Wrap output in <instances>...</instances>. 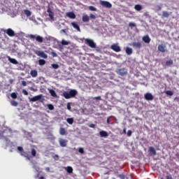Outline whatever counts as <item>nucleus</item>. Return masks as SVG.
Listing matches in <instances>:
<instances>
[{
    "label": "nucleus",
    "mask_w": 179,
    "mask_h": 179,
    "mask_svg": "<svg viewBox=\"0 0 179 179\" xmlns=\"http://www.w3.org/2000/svg\"><path fill=\"white\" fill-rule=\"evenodd\" d=\"M132 46L134 48L141 49L142 48V43L141 42H133Z\"/></svg>",
    "instance_id": "obj_15"
},
{
    "label": "nucleus",
    "mask_w": 179,
    "mask_h": 179,
    "mask_svg": "<svg viewBox=\"0 0 179 179\" xmlns=\"http://www.w3.org/2000/svg\"><path fill=\"white\" fill-rule=\"evenodd\" d=\"M66 121H67L68 124H69L70 125H72V124H73V118H72V117L67 118Z\"/></svg>",
    "instance_id": "obj_32"
},
{
    "label": "nucleus",
    "mask_w": 179,
    "mask_h": 179,
    "mask_svg": "<svg viewBox=\"0 0 179 179\" xmlns=\"http://www.w3.org/2000/svg\"><path fill=\"white\" fill-rule=\"evenodd\" d=\"M24 157H27V160H30V157H29V155H25Z\"/></svg>",
    "instance_id": "obj_60"
},
{
    "label": "nucleus",
    "mask_w": 179,
    "mask_h": 179,
    "mask_svg": "<svg viewBox=\"0 0 179 179\" xmlns=\"http://www.w3.org/2000/svg\"><path fill=\"white\" fill-rule=\"evenodd\" d=\"M111 50L115 51V52H120L121 51V48L117 44H113L110 46Z\"/></svg>",
    "instance_id": "obj_7"
},
{
    "label": "nucleus",
    "mask_w": 179,
    "mask_h": 179,
    "mask_svg": "<svg viewBox=\"0 0 179 179\" xmlns=\"http://www.w3.org/2000/svg\"><path fill=\"white\" fill-rule=\"evenodd\" d=\"M24 14L26 15V16L29 17V16H31V12H30V10H24Z\"/></svg>",
    "instance_id": "obj_36"
},
{
    "label": "nucleus",
    "mask_w": 179,
    "mask_h": 179,
    "mask_svg": "<svg viewBox=\"0 0 179 179\" xmlns=\"http://www.w3.org/2000/svg\"><path fill=\"white\" fill-rule=\"evenodd\" d=\"M10 96L12 99H17V94L15 92L11 93Z\"/></svg>",
    "instance_id": "obj_39"
},
{
    "label": "nucleus",
    "mask_w": 179,
    "mask_h": 179,
    "mask_svg": "<svg viewBox=\"0 0 179 179\" xmlns=\"http://www.w3.org/2000/svg\"><path fill=\"white\" fill-rule=\"evenodd\" d=\"M17 150H19V152H23V150H24L23 147L18 146L17 147Z\"/></svg>",
    "instance_id": "obj_49"
},
{
    "label": "nucleus",
    "mask_w": 179,
    "mask_h": 179,
    "mask_svg": "<svg viewBox=\"0 0 179 179\" xmlns=\"http://www.w3.org/2000/svg\"><path fill=\"white\" fill-rule=\"evenodd\" d=\"M20 155L21 156H24V157L27 154L26 153V152H24V150H23L22 151L20 152Z\"/></svg>",
    "instance_id": "obj_42"
},
{
    "label": "nucleus",
    "mask_w": 179,
    "mask_h": 179,
    "mask_svg": "<svg viewBox=\"0 0 179 179\" xmlns=\"http://www.w3.org/2000/svg\"><path fill=\"white\" fill-rule=\"evenodd\" d=\"M132 136V131L131 130H129L127 131V136Z\"/></svg>",
    "instance_id": "obj_50"
},
{
    "label": "nucleus",
    "mask_w": 179,
    "mask_h": 179,
    "mask_svg": "<svg viewBox=\"0 0 179 179\" xmlns=\"http://www.w3.org/2000/svg\"><path fill=\"white\" fill-rule=\"evenodd\" d=\"M59 145L62 147V148H65L66 147V145L68 143V141L64 139V138H59Z\"/></svg>",
    "instance_id": "obj_9"
},
{
    "label": "nucleus",
    "mask_w": 179,
    "mask_h": 179,
    "mask_svg": "<svg viewBox=\"0 0 179 179\" xmlns=\"http://www.w3.org/2000/svg\"><path fill=\"white\" fill-rule=\"evenodd\" d=\"M119 178L120 179H125V175L123 173L118 175Z\"/></svg>",
    "instance_id": "obj_45"
},
{
    "label": "nucleus",
    "mask_w": 179,
    "mask_h": 179,
    "mask_svg": "<svg viewBox=\"0 0 179 179\" xmlns=\"http://www.w3.org/2000/svg\"><path fill=\"white\" fill-rule=\"evenodd\" d=\"M162 10V6H157L155 7V12H160Z\"/></svg>",
    "instance_id": "obj_38"
},
{
    "label": "nucleus",
    "mask_w": 179,
    "mask_h": 179,
    "mask_svg": "<svg viewBox=\"0 0 179 179\" xmlns=\"http://www.w3.org/2000/svg\"><path fill=\"white\" fill-rule=\"evenodd\" d=\"M99 135L101 138H107V136H108V133L106 131H101Z\"/></svg>",
    "instance_id": "obj_19"
},
{
    "label": "nucleus",
    "mask_w": 179,
    "mask_h": 179,
    "mask_svg": "<svg viewBox=\"0 0 179 179\" xmlns=\"http://www.w3.org/2000/svg\"><path fill=\"white\" fill-rule=\"evenodd\" d=\"M166 179H173V177L171 176H166Z\"/></svg>",
    "instance_id": "obj_59"
},
{
    "label": "nucleus",
    "mask_w": 179,
    "mask_h": 179,
    "mask_svg": "<svg viewBox=\"0 0 179 179\" xmlns=\"http://www.w3.org/2000/svg\"><path fill=\"white\" fill-rule=\"evenodd\" d=\"M67 109H69V111H71V103H67Z\"/></svg>",
    "instance_id": "obj_57"
},
{
    "label": "nucleus",
    "mask_w": 179,
    "mask_h": 179,
    "mask_svg": "<svg viewBox=\"0 0 179 179\" xmlns=\"http://www.w3.org/2000/svg\"><path fill=\"white\" fill-rule=\"evenodd\" d=\"M85 43L87 44V45L90 47V48H96V43H94V41H93L92 39L86 38L85 40Z\"/></svg>",
    "instance_id": "obj_4"
},
{
    "label": "nucleus",
    "mask_w": 179,
    "mask_h": 179,
    "mask_svg": "<svg viewBox=\"0 0 179 179\" xmlns=\"http://www.w3.org/2000/svg\"><path fill=\"white\" fill-rule=\"evenodd\" d=\"M78 94V91L76 90H71L69 92H64L62 94L63 97L64 99H72L75 97Z\"/></svg>",
    "instance_id": "obj_1"
},
{
    "label": "nucleus",
    "mask_w": 179,
    "mask_h": 179,
    "mask_svg": "<svg viewBox=\"0 0 179 179\" xmlns=\"http://www.w3.org/2000/svg\"><path fill=\"white\" fill-rule=\"evenodd\" d=\"M38 64L41 65V66H43V65H45V60L42 59H39Z\"/></svg>",
    "instance_id": "obj_34"
},
{
    "label": "nucleus",
    "mask_w": 179,
    "mask_h": 179,
    "mask_svg": "<svg viewBox=\"0 0 179 179\" xmlns=\"http://www.w3.org/2000/svg\"><path fill=\"white\" fill-rule=\"evenodd\" d=\"M35 54L38 57H41V58H44V59H47V58H48V55H47V54H45L44 52H43L41 50H36Z\"/></svg>",
    "instance_id": "obj_5"
},
{
    "label": "nucleus",
    "mask_w": 179,
    "mask_h": 179,
    "mask_svg": "<svg viewBox=\"0 0 179 179\" xmlns=\"http://www.w3.org/2000/svg\"><path fill=\"white\" fill-rule=\"evenodd\" d=\"M39 179H45V178H44V176H41V177L39 178Z\"/></svg>",
    "instance_id": "obj_63"
},
{
    "label": "nucleus",
    "mask_w": 179,
    "mask_h": 179,
    "mask_svg": "<svg viewBox=\"0 0 179 179\" xmlns=\"http://www.w3.org/2000/svg\"><path fill=\"white\" fill-rule=\"evenodd\" d=\"M158 50L160 51V52H166V45L163 44L159 45Z\"/></svg>",
    "instance_id": "obj_17"
},
{
    "label": "nucleus",
    "mask_w": 179,
    "mask_h": 179,
    "mask_svg": "<svg viewBox=\"0 0 179 179\" xmlns=\"http://www.w3.org/2000/svg\"><path fill=\"white\" fill-rule=\"evenodd\" d=\"M0 139H4L7 145L10 143V141L8 139V137H6V136L5 135V131L0 133Z\"/></svg>",
    "instance_id": "obj_10"
},
{
    "label": "nucleus",
    "mask_w": 179,
    "mask_h": 179,
    "mask_svg": "<svg viewBox=\"0 0 179 179\" xmlns=\"http://www.w3.org/2000/svg\"><path fill=\"white\" fill-rule=\"evenodd\" d=\"M151 41L152 39L150 38V37H149V35H145L143 37V41H144V43H145L146 44H149Z\"/></svg>",
    "instance_id": "obj_16"
},
{
    "label": "nucleus",
    "mask_w": 179,
    "mask_h": 179,
    "mask_svg": "<svg viewBox=\"0 0 179 179\" xmlns=\"http://www.w3.org/2000/svg\"><path fill=\"white\" fill-rule=\"evenodd\" d=\"M88 127H89L90 128H96V124H90L88 125Z\"/></svg>",
    "instance_id": "obj_52"
},
{
    "label": "nucleus",
    "mask_w": 179,
    "mask_h": 179,
    "mask_svg": "<svg viewBox=\"0 0 179 179\" xmlns=\"http://www.w3.org/2000/svg\"><path fill=\"white\" fill-rule=\"evenodd\" d=\"M21 83H22V86H27V83L24 80L22 81Z\"/></svg>",
    "instance_id": "obj_54"
},
{
    "label": "nucleus",
    "mask_w": 179,
    "mask_h": 179,
    "mask_svg": "<svg viewBox=\"0 0 179 179\" xmlns=\"http://www.w3.org/2000/svg\"><path fill=\"white\" fill-rule=\"evenodd\" d=\"M47 107L48 108V110H50V111H52V110H54V105L49 103L47 105Z\"/></svg>",
    "instance_id": "obj_35"
},
{
    "label": "nucleus",
    "mask_w": 179,
    "mask_h": 179,
    "mask_svg": "<svg viewBox=\"0 0 179 179\" xmlns=\"http://www.w3.org/2000/svg\"><path fill=\"white\" fill-rule=\"evenodd\" d=\"M71 26H73V27L76 29L77 31H80V27L78 24H76V22H71Z\"/></svg>",
    "instance_id": "obj_20"
},
{
    "label": "nucleus",
    "mask_w": 179,
    "mask_h": 179,
    "mask_svg": "<svg viewBox=\"0 0 179 179\" xmlns=\"http://www.w3.org/2000/svg\"><path fill=\"white\" fill-rule=\"evenodd\" d=\"M31 155L33 157H36V155H37V151L36 150V149L32 148L31 150Z\"/></svg>",
    "instance_id": "obj_28"
},
{
    "label": "nucleus",
    "mask_w": 179,
    "mask_h": 179,
    "mask_svg": "<svg viewBox=\"0 0 179 179\" xmlns=\"http://www.w3.org/2000/svg\"><path fill=\"white\" fill-rule=\"evenodd\" d=\"M78 152H79V153H82V154L85 153V150H83V148H80L78 149Z\"/></svg>",
    "instance_id": "obj_46"
},
{
    "label": "nucleus",
    "mask_w": 179,
    "mask_h": 179,
    "mask_svg": "<svg viewBox=\"0 0 179 179\" xmlns=\"http://www.w3.org/2000/svg\"><path fill=\"white\" fill-rule=\"evenodd\" d=\"M123 134H127V128L123 129Z\"/></svg>",
    "instance_id": "obj_61"
},
{
    "label": "nucleus",
    "mask_w": 179,
    "mask_h": 179,
    "mask_svg": "<svg viewBox=\"0 0 179 179\" xmlns=\"http://www.w3.org/2000/svg\"><path fill=\"white\" fill-rule=\"evenodd\" d=\"M28 37H29V38H30V40H31L32 41H34L35 40L36 41H38V43H43V41H44V38L42 37V36H39V35H38V36H35V35H34V34H29V36H28Z\"/></svg>",
    "instance_id": "obj_2"
},
{
    "label": "nucleus",
    "mask_w": 179,
    "mask_h": 179,
    "mask_svg": "<svg viewBox=\"0 0 179 179\" xmlns=\"http://www.w3.org/2000/svg\"><path fill=\"white\" fill-rule=\"evenodd\" d=\"M62 45H68L69 44V42H68L65 40H62Z\"/></svg>",
    "instance_id": "obj_41"
},
{
    "label": "nucleus",
    "mask_w": 179,
    "mask_h": 179,
    "mask_svg": "<svg viewBox=\"0 0 179 179\" xmlns=\"http://www.w3.org/2000/svg\"><path fill=\"white\" fill-rule=\"evenodd\" d=\"M29 101H32V102L43 101V94H39L29 99Z\"/></svg>",
    "instance_id": "obj_6"
},
{
    "label": "nucleus",
    "mask_w": 179,
    "mask_h": 179,
    "mask_svg": "<svg viewBox=\"0 0 179 179\" xmlns=\"http://www.w3.org/2000/svg\"><path fill=\"white\" fill-rule=\"evenodd\" d=\"M173 62L171 59H169V60L166 62V66H171V65H173Z\"/></svg>",
    "instance_id": "obj_31"
},
{
    "label": "nucleus",
    "mask_w": 179,
    "mask_h": 179,
    "mask_svg": "<svg viewBox=\"0 0 179 179\" xmlns=\"http://www.w3.org/2000/svg\"><path fill=\"white\" fill-rule=\"evenodd\" d=\"M10 105L13 106V107H17V106H19V103L16 101H11Z\"/></svg>",
    "instance_id": "obj_27"
},
{
    "label": "nucleus",
    "mask_w": 179,
    "mask_h": 179,
    "mask_svg": "<svg viewBox=\"0 0 179 179\" xmlns=\"http://www.w3.org/2000/svg\"><path fill=\"white\" fill-rule=\"evenodd\" d=\"M116 73L120 76H127L128 75V70L125 68L118 69L116 70Z\"/></svg>",
    "instance_id": "obj_3"
},
{
    "label": "nucleus",
    "mask_w": 179,
    "mask_h": 179,
    "mask_svg": "<svg viewBox=\"0 0 179 179\" xmlns=\"http://www.w3.org/2000/svg\"><path fill=\"white\" fill-rule=\"evenodd\" d=\"M94 100H101V96H95V97L94 98Z\"/></svg>",
    "instance_id": "obj_55"
},
{
    "label": "nucleus",
    "mask_w": 179,
    "mask_h": 179,
    "mask_svg": "<svg viewBox=\"0 0 179 179\" xmlns=\"http://www.w3.org/2000/svg\"><path fill=\"white\" fill-rule=\"evenodd\" d=\"M90 19H96V15H94V14H90Z\"/></svg>",
    "instance_id": "obj_53"
},
{
    "label": "nucleus",
    "mask_w": 179,
    "mask_h": 179,
    "mask_svg": "<svg viewBox=\"0 0 179 179\" xmlns=\"http://www.w3.org/2000/svg\"><path fill=\"white\" fill-rule=\"evenodd\" d=\"M22 93L24 94V96H29V92L26 91V90H23Z\"/></svg>",
    "instance_id": "obj_48"
},
{
    "label": "nucleus",
    "mask_w": 179,
    "mask_h": 179,
    "mask_svg": "<svg viewBox=\"0 0 179 179\" xmlns=\"http://www.w3.org/2000/svg\"><path fill=\"white\" fill-rule=\"evenodd\" d=\"M129 27H131V29H133V27H136V24H135L134 22H129Z\"/></svg>",
    "instance_id": "obj_40"
},
{
    "label": "nucleus",
    "mask_w": 179,
    "mask_h": 179,
    "mask_svg": "<svg viewBox=\"0 0 179 179\" xmlns=\"http://www.w3.org/2000/svg\"><path fill=\"white\" fill-rule=\"evenodd\" d=\"M59 134H60V135H62V136H64V135H66V130L65 129V128H62V127H61L60 129H59Z\"/></svg>",
    "instance_id": "obj_22"
},
{
    "label": "nucleus",
    "mask_w": 179,
    "mask_h": 179,
    "mask_svg": "<svg viewBox=\"0 0 179 179\" xmlns=\"http://www.w3.org/2000/svg\"><path fill=\"white\" fill-rule=\"evenodd\" d=\"M52 66L54 68V69H58V68H59V66L57 64H52Z\"/></svg>",
    "instance_id": "obj_43"
},
{
    "label": "nucleus",
    "mask_w": 179,
    "mask_h": 179,
    "mask_svg": "<svg viewBox=\"0 0 179 179\" xmlns=\"http://www.w3.org/2000/svg\"><path fill=\"white\" fill-rule=\"evenodd\" d=\"M53 159H55V160H59V157L58 156V155H55V156L53 157Z\"/></svg>",
    "instance_id": "obj_51"
},
{
    "label": "nucleus",
    "mask_w": 179,
    "mask_h": 179,
    "mask_svg": "<svg viewBox=\"0 0 179 179\" xmlns=\"http://www.w3.org/2000/svg\"><path fill=\"white\" fill-rule=\"evenodd\" d=\"M144 98L145 100H148V101H152V100H153L154 99V96L151 93L147 92L146 94H145Z\"/></svg>",
    "instance_id": "obj_8"
},
{
    "label": "nucleus",
    "mask_w": 179,
    "mask_h": 179,
    "mask_svg": "<svg viewBox=\"0 0 179 179\" xmlns=\"http://www.w3.org/2000/svg\"><path fill=\"white\" fill-rule=\"evenodd\" d=\"M90 10H93V11H96L97 9L96 8H94V6H91L89 7Z\"/></svg>",
    "instance_id": "obj_44"
},
{
    "label": "nucleus",
    "mask_w": 179,
    "mask_h": 179,
    "mask_svg": "<svg viewBox=\"0 0 179 179\" xmlns=\"http://www.w3.org/2000/svg\"><path fill=\"white\" fill-rule=\"evenodd\" d=\"M66 171L69 173V174H72V173H73V169L71 166H68Z\"/></svg>",
    "instance_id": "obj_29"
},
{
    "label": "nucleus",
    "mask_w": 179,
    "mask_h": 179,
    "mask_svg": "<svg viewBox=\"0 0 179 179\" xmlns=\"http://www.w3.org/2000/svg\"><path fill=\"white\" fill-rule=\"evenodd\" d=\"M30 75L32 78H36L38 75L37 70H31Z\"/></svg>",
    "instance_id": "obj_21"
},
{
    "label": "nucleus",
    "mask_w": 179,
    "mask_h": 179,
    "mask_svg": "<svg viewBox=\"0 0 179 179\" xmlns=\"http://www.w3.org/2000/svg\"><path fill=\"white\" fill-rule=\"evenodd\" d=\"M89 20H90L89 15H85L83 16V22H89Z\"/></svg>",
    "instance_id": "obj_25"
},
{
    "label": "nucleus",
    "mask_w": 179,
    "mask_h": 179,
    "mask_svg": "<svg viewBox=\"0 0 179 179\" xmlns=\"http://www.w3.org/2000/svg\"><path fill=\"white\" fill-rule=\"evenodd\" d=\"M66 16L69 17V19H76V15H75V13L73 12L66 13Z\"/></svg>",
    "instance_id": "obj_14"
},
{
    "label": "nucleus",
    "mask_w": 179,
    "mask_h": 179,
    "mask_svg": "<svg viewBox=\"0 0 179 179\" xmlns=\"http://www.w3.org/2000/svg\"><path fill=\"white\" fill-rule=\"evenodd\" d=\"M48 16L52 22H54V12L51 11V8H48L47 10Z\"/></svg>",
    "instance_id": "obj_13"
},
{
    "label": "nucleus",
    "mask_w": 179,
    "mask_h": 179,
    "mask_svg": "<svg viewBox=\"0 0 179 179\" xmlns=\"http://www.w3.org/2000/svg\"><path fill=\"white\" fill-rule=\"evenodd\" d=\"M169 16H170V14H169V12L167 11L162 12V17H169Z\"/></svg>",
    "instance_id": "obj_33"
},
{
    "label": "nucleus",
    "mask_w": 179,
    "mask_h": 179,
    "mask_svg": "<svg viewBox=\"0 0 179 179\" xmlns=\"http://www.w3.org/2000/svg\"><path fill=\"white\" fill-rule=\"evenodd\" d=\"M101 5L102 6H104L105 8H112L113 5L111 4V3L108 2V1H102L101 2Z\"/></svg>",
    "instance_id": "obj_11"
},
{
    "label": "nucleus",
    "mask_w": 179,
    "mask_h": 179,
    "mask_svg": "<svg viewBox=\"0 0 179 179\" xmlns=\"http://www.w3.org/2000/svg\"><path fill=\"white\" fill-rule=\"evenodd\" d=\"M134 9L136 10H142V9H143V8L140 5V4H136L135 6H134Z\"/></svg>",
    "instance_id": "obj_26"
},
{
    "label": "nucleus",
    "mask_w": 179,
    "mask_h": 179,
    "mask_svg": "<svg viewBox=\"0 0 179 179\" xmlns=\"http://www.w3.org/2000/svg\"><path fill=\"white\" fill-rule=\"evenodd\" d=\"M51 55L55 58V57H58V55H57V53L55 52H51Z\"/></svg>",
    "instance_id": "obj_47"
},
{
    "label": "nucleus",
    "mask_w": 179,
    "mask_h": 179,
    "mask_svg": "<svg viewBox=\"0 0 179 179\" xmlns=\"http://www.w3.org/2000/svg\"><path fill=\"white\" fill-rule=\"evenodd\" d=\"M149 152L150 153H151V155H153V156H156V150H155V148L150 147Z\"/></svg>",
    "instance_id": "obj_23"
},
{
    "label": "nucleus",
    "mask_w": 179,
    "mask_h": 179,
    "mask_svg": "<svg viewBox=\"0 0 179 179\" xmlns=\"http://www.w3.org/2000/svg\"><path fill=\"white\" fill-rule=\"evenodd\" d=\"M110 118H111V117H108L107 118V120H106V122H107V124H108V125H110Z\"/></svg>",
    "instance_id": "obj_56"
},
{
    "label": "nucleus",
    "mask_w": 179,
    "mask_h": 179,
    "mask_svg": "<svg viewBox=\"0 0 179 179\" xmlns=\"http://www.w3.org/2000/svg\"><path fill=\"white\" fill-rule=\"evenodd\" d=\"M10 152H13V150H10Z\"/></svg>",
    "instance_id": "obj_64"
},
{
    "label": "nucleus",
    "mask_w": 179,
    "mask_h": 179,
    "mask_svg": "<svg viewBox=\"0 0 179 179\" xmlns=\"http://www.w3.org/2000/svg\"><path fill=\"white\" fill-rule=\"evenodd\" d=\"M8 60L9 61V62H10L11 64H13L14 65H17L19 64V62H17V60H16L15 59L11 58L10 57H8Z\"/></svg>",
    "instance_id": "obj_18"
},
{
    "label": "nucleus",
    "mask_w": 179,
    "mask_h": 179,
    "mask_svg": "<svg viewBox=\"0 0 179 179\" xmlns=\"http://www.w3.org/2000/svg\"><path fill=\"white\" fill-rule=\"evenodd\" d=\"M132 52H133L132 48H126V54H127V55H131Z\"/></svg>",
    "instance_id": "obj_24"
},
{
    "label": "nucleus",
    "mask_w": 179,
    "mask_h": 179,
    "mask_svg": "<svg viewBox=\"0 0 179 179\" xmlns=\"http://www.w3.org/2000/svg\"><path fill=\"white\" fill-rule=\"evenodd\" d=\"M61 31H62L63 33H66V31H65V29H62Z\"/></svg>",
    "instance_id": "obj_62"
},
{
    "label": "nucleus",
    "mask_w": 179,
    "mask_h": 179,
    "mask_svg": "<svg viewBox=\"0 0 179 179\" xmlns=\"http://www.w3.org/2000/svg\"><path fill=\"white\" fill-rule=\"evenodd\" d=\"M165 93H166V94H167V96H173V94H174L173 91H170V90L166 91Z\"/></svg>",
    "instance_id": "obj_37"
},
{
    "label": "nucleus",
    "mask_w": 179,
    "mask_h": 179,
    "mask_svg": "<svg viewBox=\"0 0 179 179\" xmlns=\"http://www.w3.org/2000/svg\"><path fill=\"white\" fill-rule=\"evenodd\" d=\"M5 33L9 36V37H14L15 36V31L12 30V29L8 28L5 31Z\"/></svg>",
    "instance_id": "obj_12"
},
{
    "label": "nucleus",
    "mask_w": 179,
    "mask_h": 179,
    "mask_svg": "<svg viewBox=\"0 0 179 179\" xmlns=\"http://www.w3.org/2000/svg\"><path fill=\"white\" fill-rule=\"evenodd\" d=\"M49 92L52 97H57V93L54 90H50Z\"/></svg>",
    "instance_id": "obj_30"
},
{
    "label": "nucleus",
    "mask_w": 179,
    "mask_h": 179,
    "mask_svg": "<svg viewBox=\"0 0 179 179\" xmlns=\"http://www.w3.org/2000/svg\"><path fill=\"white\" fill-rule=\"evenodd\" d=\"M30 90H31V92H37V90H36V89H34L33 87H31Z\"/></svg>",
    "instance_id": "obj_58"
}]
</instances>
